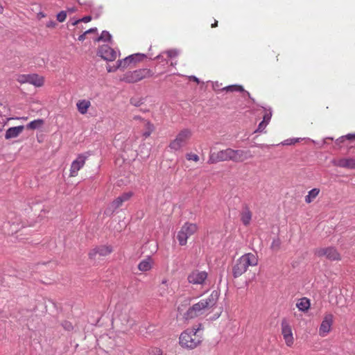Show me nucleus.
<instances>
[{
    "label": "nucleus",
    "instance_id": "f257e3e1",
    "mask_svg": "<svg viewBox=\"0 0 355 355\" xmlns=\"http://www.w3.org/2000/svg\"><path fill=\"white\" fill-rule=\"evenodd\" d=\"M219 293L213 291L208 297L202 299L191 306L184 315L186 320L195 318L204 313L205 311L214 307L218 300Z\"/></svg>",
    "mask_w": 355,
    "mask_h": 355
},
{
    "label": "nucleus",
    "instance_id": "f03ea898",
    "mask_svg": "<svg viewBox=\"0 0 355 355\" xmlns=\"http://www.w3.org/2000/svg\"><path fill=\"white\" fill-rule=\"evenodd\" d=\"M202 324H199L196 327L187 329L184 331L180 336V345L187 349H194L202 342L200 330Z\"/></svg>",
    "mask_w": 355,
    "mask_h": 355
},
{
    "label": "nucleus",
    "instance_id": "7ed1b4c3",
    "mask_svg": "<svg viewBox=\"0 0 355 355\" xmlns=\"http://www.w3.org/2000/svg\"><path fill=\"white\" fill-rule=\"evenodd\" d=\"M258 263V259L256 255L252 253H246L239 258L232 267V275L234 278L241 276L246 272L248 268L255 266Z\"/></svg>",
    "mask_w": 355,
    "mask_h": 355
},
{
    "label": "nucleus",
    "instance_id": "20e7f679",
    "mask_svg": "<svg viewBox=\"0 0 355 355\" xmlns=\"http://www.w3.org/2000/svg\"><path fill=\"white\" fill-rule=\"evenodd\" d=\"M153 73L149 69H139L128 71L120 78V80L127 83H134L152 76Z\"/></svg>",
    "mask_w": 355,
    "mask_h": 355
},
{
    "label": "nucleus",
    "instance_id": "39448f33",
    "mask_svg": "<svg viewBox=\"0 0 355 355\" xmlns=\"http://www.w3.org/2000/svg\"><path fill=\"white\" fill-rule=\"evenodd\" d=\"M233 149L228 148L218 152H210L207 163L209 164H216L220 162L232 161Z\"/></svg>",
    "mask_w": 355,
    "mask_h": 355
},
{
    "label": "nucleus",
    "instance_id": "423d86ee",
    "mask_svg": "<svg viewBox=\"0 0 355 355\" xmlns=\"http://www.w3.org/2000/svg\"><path fill=\"white\" fill-rule=\"evenodd\" d=\"M198 230V227L194 223H186L181 227L177 235L180 245H184L187 243V239L193 235Z\"/></svg>",
    "mask_w": 355,
    "mask_h": 355
},
{
    "label": "nucleus",
    "instance_id": "0eeeda50",
    "mask_svg": "<svg viewBox=\"0 0 355 355\" xmlns=\"http://www.w3.org/2000/svg\"><path fill=\"white\" fill-rule=\"evenodd\" d=\"M191 136V132L189 129H183L178 134L175 139L171 141L169 148L175 151L180 150L187 144Z\"/></svg>",
    "mask_w": 355,
    "mask_h": 355
},
{
    "label": "nucleus",
    "instance_id": "6e6552de",
    "mask_svg": "<svg viewBox=\"0 0 355 355\" xmlns=\"http://www.w3.org/2000/svg\"><path fill=\"white\" fill-rule=\"evenodd\" d=\"M315 253L318 257H325L330 261H338L340 259V254L334 247L318 248L315 250Z\"/></svg>",
    "mask_w": 355,
    "mask_h": 355
},
{
    "label": "nucleus",
    "instance_id": "1a4fd4ad",
    "mask_svg": "<svg viewBox=\"0 0 355 355\" xmlns=\"http://www.w3.org/2000/svg\"><path fill=\"white\" fill-rule=\"evenodd\" d=\"M90 153L86 152L80 154L73 160L71 164L70 176L75 177L78 171L84 166L85 160L89 157Z\"/></svg>",
    "mask_w": 355,
    "mask_h": 355
},
{
    "label": "nucleus",
    "instance_id": "9d476101",
    "mask_svg": "<svg viewBox=\"0 0 355 355\" xmlns=\"http://www.w3.org/2000/svg\"><path fill=\"white\" fill-rule=\"evenodd\" d=\"M207 272L194 270L189 274L187 280L189 283L196 285H202L207 278Z\"/></svg>",
    "mask_w": 355,
    "mask_h": 355
},
{
    "label": "nucleus",
    "instance_id": "9b49d317",
    "mask_svg": "<svg viewBox=\"0 0 355 355\" xmlns=\"http://www.w3.org/2000/svg\"><path fill=\"white\" fill-rule=\"evenodd\" d=\"M97 54L107 61H113L117 57V52L107 44L100 46Z\"/></svg>",
    "mask_w": 355,
    "mask_h": 355
},
{
    "label": "nucleus",
    "instance_id": "f8f14e48",
    "mask_svg": "<svg viewBox=\"0 0 355 355\" xmlns=\"http://www.w3.org/2000/svg\"><path fill=\"white\" fill-rule=\"evenodd\" d=\"M332 324L333 315L331 313L326 314L319 328L320 336L322 337L326 336L327 334L330 331Z\"/></svg>",
    "mask_w": 355,
    "mask_h": 355
},
{
    "label": "nucleus",
    "instance_id": "ddd939ff",
    "mask_svg": "<svg viewBox=\"0 0 355 355\" xmlns=\"http://www.w3.org/2000/svg\"><path fill=\"white\" fill-rule=\"evenodd\" d=\"M282 334L288 346L293 343V336L291 325L286 320L282 322Z\"/></svg>",
    "mask_w": 355,
    "mask_h": 355
},
{
    "label": "nucleus",
    "instance_id": "4468645a",
    "mask_svg": "<svg viewBox=\"0 0 355 355\" xmlns=\"http://www.w3.org/2000/svg\"><path fill=\"white\" fill-rule=\"evenodd\" d=\"M253 157L250 150H234L233 149V162H243L248 159Z\"/></svg>",
    "mask_w": 355,
    "mask_h": 355
},
{
    "label": "nucleus",
    "instance_id": "2eb2a0df",
    "mask_svg": "<svg viewBox=\"0 0 355 355\" xmlns=\"http://www.w3.org/2000/svg\"><path fill=\"white\" fill-rule=\"evenodd\" d=\"M112 252V248L110 245H100L92 249L89 253V257L90 259H94L96 254L100 256H107Z\"/></svg>",
    "mask_w": 355,
    "mask_h": 355
},
{
    "label": "nucleus",
    "instance_id": "dca6fc26",
    "mask_svg": "<svg viewBox=\"0 0 355 355\" xmlns=\"http://www.w3.org/2000/svg\"><path fill=\"white\" fill-rule=\"evenodd\" d=\"M334 165L348 169L355 168V159L354 158H343L334 161Z\"/></svg>",
    "mask_w": 355,
    "mask_h": 355
},
{
    "label": "nucleus",
    "instance_id": "f3484780",
    "mask_svg": "<svg viewBox=\"0 0 355 355\" xmlns=\"http://www.w3.org/2000/svg\"><path fill=\"white\" fill-rule=\"evenodd\" d=\"M24 129V125L9 128L6 132L5 138L6 139L16 138L22 132Z\"/></svg>",
    "mask_w": 355,
    "mask_h": 355
},
{
    "label": "nucleus",
    "instance_id": "a211bd4d",
    "mask_svg": "<svg viewBox=\"0 0 355 355\" xmlns=\"http://www.w3.org/2000/svg\"><path fill=\"white\" fill-rule=\"evenodd\" d=\"M222 90H225L227 92H241L243 93V97L248 96L251 101L254 103V99L251 97L250 94L245 91L243 87L241 85H229L227 87H225L222 89Z\"/></svg>",
    "mask_w": 355,
    "mask_h": 355
},
{
    "label": "nucleus",
    "instance_id": "6ab92c4d",
    "mask_svg": "<svg viewBox=\"0 0 355 355\" xmlns=\"http://www.w3.org/2000/svg\"><path fill=\"white\" fill-rule=\"evenodd\" d=\"M252 219V212L248 206H244L241 213V220L245 226L250 223Z\"/></svg>",
    "mask_w": 355,
    "mask_h": 355
},
{
    "label": "nucleus",
    "instance_id": "aec40b11",
    "mask_svg": "<svg viewBox=\"0 0 355 355\" xmlns=\"http://www.w3.org/2000/svg\"><path fill=\"white\" fill-rule=\"evenodd\" d=\"M135 57H143L142 55H140L139 53H135L132 55H130L125 58L123 60H119L117 61L118 64H120V67L121 69H125L127 67L130 63L134 62L133 61L135 59Z\"/></svg>",
    "mask_w": 355,
    "mask_h": 355
},
{
    "label": "nucleus",
    "instance_id": "412c9836",
    "mask_svg": "<svg viewBox=\"0 0 355 355\" xmlns=\"http://www.w3.org/2000/svg\"><path fill=\"white\" fill-rule=\"evenodd\" d=\"M153 261L150 256L143 259L138 264V269L141 272H147L152 268Z\"/></svg>",
    "mask_w": 355,
    "mask_h": 355
},
{
    "label": "nucleus",
    "instance_id": "4be33fe9",
    "mask_svg": "<svg viewBox=\"0 0 355 355\" xmlns=\"http://www.w3.org/2000/svg\"><path fill=\"white\" fill-rule=\"evenodd\" d=\"M28 83L36 87H40L44 84V79L37 74H28Z\"/></svg>",
    "mask_w": 355,
    "mask_h": 355
},
{
    "label": "nucleus",
    "instance_id": "5701e85b",
    "mask_svg": "<svg viewBox=\"0 0 355 355\" xmlns=\"http://www.w3.org/2000/svg\"><path fill=\"white\" fill-rule=\"evenodd\" d=\"M90 101L85 99L78 101L76 103L77 109L78 112L82 114H85L87 112L88 108L90 107Z\"/></svg>",
    "mask_w": 355,
    "mask_h": 355
},
{
    "label": "nucleus",
    "instance_id": "b1692460",
    "mask_svg": "<svg viewBox=\"0 0 355 355\" xmlns=\"http://www.w3.org/2000/svg\"><path fill=\"white\" fill-rule=\"evenodd\" d=\"M296 306L301 311H307L310 307V300L306 297H302L300 299V302L296 304Z\"/></svg>",
    "mask_w": 355,
    "mask_h": 355
},
{
    "label": "nucleus",
    "instance_id": "393cba45",
    "mask_svg": "<svg viewBox=\"0 0 355 355\" xmlns=\"http://www.w3.org/2000/svg\"><path fill=\"white\" fill-rule=\"evenodd\" d=\"M145 130L143 132V136L145 138L148 137L154 130V125L148 121H144Z\"/></svg>",
    "mask_w": 355,
    "mask_h": 355
},
{
    "label": "nucleus",
    "instance_id": "a878e982",
    "mask_svg": "<svg viewBox=\"0 0 355 355\" xmlns=\"http://www.w3.org/2000/svg\"><path fill=\"white\" fill-rule=\"evenodd\" d=\"M320 190L314 188L309 191L308 195L305 197V202L306 203L311 202L319 194Z\"/></svg>",
    "mask_w": 355,
    "mask_h": 355
},
{
    "label": "nucleus",
    "instance_id": "bb28decb",
    "mask_svg": "<svg viewBox=\"0 0 355 355\" xmlns=\"http://www.w3.org/2000/svg\"><path fill=\"white\" fill-rule=\"evenodd\" d=\"M43 123H44L43 119H36V120L32 121L30 123H28L26 125V128L31 129V130L38 129L39 128H40L42 126V125Z\"/></svg>",
    "mask_w": 355,
    "mask_h": 355
},
{
    "label": "nucleus",
    "instance_id": "cd10ccee",
    "mask_svg": "<svg viewBox=\"0 0 355 355\" xmlns=\"http://www.w3.org/2000/svg\"><path fill=\"white\" fill-rule=\"evenodd\" d=\"M112 40V35L111 34L107 31H103L101 35L96 39V41L100 42H111Z\"/></svg>",
    "mask_w": 355,
    "mask_h": 355
},
{
    "label": "nucleus",
    "instance_id": "c85d7f7f",
    "mask_svg": "<svg viewBox=\"0 0 355 355\" xmlns=\"http://www.w3.org/2000/svg\"><path fill=\"white\" fill-rule=\"evenodd\" d=\"M281 243H282L279 238L277 237L276 239H274L271 243L270 248L272 250L277 251L280 248Z\"/></svg>",
    "mask_w": 355,
    "mask_h": 355
},
{
    "label": "nucleus",
    "instance_id": "c756f323",
    "mask_svg": "<svg viewBox=\"0 0 355 355\" xmlns=\"http://www.w3.org/2000/svg\"><path fill=\"white\" fill-rule=\"evenodd\" d=\"M123 202V200L121 198L120 196H119L112 202L111 207L114 210H115L120 207L122 205Z\"/></svg>",
    "mask_w": 355,
    "mask_h": 355
},
{
    "label": "nucleus",
    "instance_id": "7c9ffc66",
    "mask_svg": "<svg viewBox=\"0 0 355 355\" xmlns=\"http://www.w3.org/2000/svg\"><path fill=\"white\" fill-rule=\"evenodd\" d=\"M144 102V98H132L130 99V103L135 106V107H139L140 105H141Z\"/></svg>",
    "mask_w": 355,
    "mask_h": 355
},
{
    "label": "nucleus",
    "instance_id": "2f4dec72",
    "mask_svg": "<svg viewBox=\"0 0 355 355\" xmlns=\"http://www.w3.org/2000/svg\"><path fill=\"white\" fill-rule=\"evenodd\" d=\"M57 20L59 22H63L67 18V12L64 10L60 11L56 16Z\"/></svg>",
    "mask_w": 355,
    "mask_h": 355
},
{
    "label": "nucleus",
    "instance_id": "473e14b6",
    "mask_svg": "<svg viewBox=\"0 0 355 355\" xmlns=\"http://www.w3.org/2000/svg\"><path fill=\"white\" fill-rule=\"evenodd\" d=\"M168 58H175L178 55L179 51L177 49H171L165 52Z\"/></svg>",
    "mask_w": 355,
    "mask_h": 355
},
{
    "label": "nucleus",
    "instance_id": "72a5a7b5",
    "mask_svg": "<svg viewBox=\"0 0 355 355\" xmlns=\"http://www.w3.org/2000/svg\"><path fill=\"white\" fill-rule=\"evenodd\" d=\"M92 20V17L91 16H85L84 17H83L82 19H78L76 21H75L74 22L72 23V24L73 26L78 24L79 22L80 21H83V22H85V23H87L89 21H90Z\"/></svg>",
    "mask_w": 355,
    "mask_h": 355
},
{
    "label": "nucleus",
    "instance_id": "f704fd0d",
    "mask_svg": "<svg viewBox=\"0 0 355 355\" xmlns=\"http://www.w3.org/2000/svg\"><path fill=\"white\" fill-rule=\"evenodd\" d=\"M268 124V123H266V122L262 121L261 122L259 123V124L258 125V128L255 130V132H263V130L266 128V125Z\"/></svg>",
    "mask_w": 355,
    "mask_h": 355
},
{
    "label": "nucleus",
    "instance_id": "c9c22d12",
    "mask_svg": "<svg viewBox=\"0 0 355 355\" xmlns=\"http://www.w3.org/2000/svg\"><path fill=\"white\" fill-rule=\"evenodd\" d=\"M62 326L67 331H71L73 329V325H72L71 322H70L69 321H64L62 323Z\"/></svg>",
    "mask_w": 355,
    "mask_h": 355
},
{
    "label": "nucleus",
    "instance_id": "e433bc0d",
    "mask_svg": "<svg viewBox=\"0 0 355 355\" xmlns=\"http://www.w3.org/2000/svg\"><path fill=\"white\" fill-rule=\"evenodd\" d=\"M271 116H272V110L270 108L268 110V112H266L264 114L263 121L266 122V123H268L269 121H270Z\"/></svg>",
    "mask_w": 355,
    "mask_h": 355
},
{
    "label": "nucleus",
    "instance_id": "4c0bfd02",
    "mask_svg": "<svg viewBox=\"0 0 355 355\" xmlns=\"http://www.w3.org/2000/svg\"><path fill=\"white\" fill-rule=\"evenodd\" d=\"M186 157L188 160H192L194 162L199 161V157L196 154L188 153Z\"/></svg>",
    "mask_w": 355,
    "mask_h": 355
},
{
    "label": "nucleus",
    "instance_id": "58836bf2",
    "mask_svg": "<svg viewBox=\"0 0 355 355\" xmlns=\"http://www.w3.org/2000/svg\"><path fill=\"white\" fill-rule=\"evenodd\" d=\"M132 196V192L123 193L120 196L121 198L123 200V202L128 200Z\"/></svg>",
    "mask_w": 355,
    "mask_h": 355
},
{
    "label": "nucleus",
    "instance_id": "ea45409f",
    "mask_svg": "<svg viewBox=\"0 0 355 355\" xmlns=\"http://www.w3.org/2000/svg\"><path fill=\"white\" fill-rule=\"evenodd\" d=\"M17 80L20 83H28V75H20L18 77Z\"/></svg>",
    "mask_w": 355,
    "mask_h": 355
},
{
    "label": "nucleus",
    "instance_id": "a19ab883",
    "mask_svg": "<svg viewBox=\"0 0 355 355\" xmlns=\"http://www.w3.org/2000/svg\"><path fill=\"white\" fill-rule=\"evenodd\" d=\"M301 139L300 138L288 139L283 141L284 145H291L293 144L292 140H295V142H298Z\"/></svg>",
    "mask_w": 355,
    "mask_h": 355
},
{
    "label": "nucleus",
    "instance_id": "79ce46f5",
    "mask_svg": "<svg viewBox=\"0 0 355 355\" xmlns=\"http://www.w3.org/2000/svg\"><path fill=\"white\" fill-rule=\"evenodd\" d=\"M118 69H121L120 67V64H119L118 63L116 64V66H114V67H111V66L107 67V70L108 72H114V71H116Z\"/></svg>",
    "mask_w": 355,
    "mask_h": 355
},
{
    "label": "nucleus",
    "instance_id": "37998d69",
    "mask_svg": "<svg viewBox=\"0 0 355 355\" xmlns=\"http://www.w3.org/2000/svg\"><path fill=\"white\" fill-rule=\"evenodd\" d=\"M162 351L158 348L152 349L149 352V355H162Z\"/></svg>",
    "mask_w": 355,
    "mask_h": 355
},
{
    "label": "nucleus",
    "instance_id": "c03bdc74",
    "mask_svg": "<svg viewBox=\"0 0 355 355\" xmlns=\"http://www.w3.org/2000/svg\"><path fill=\"white\" fill-rule=\"evenodd\" d=\"M345 140H349L350 141H355V133L353 134H347L346 135H344Z\"/></svg>",
    "mask_w": 355,
    "mask_h": 355
},
{
    "label": "nucleus",
    "instance_id": "a18cd8bd",
    "mask_svg": "<svg viewBox=\"0 0 355 355\" xmlns=\"http://www.w3.org/2000/svg\"><path fill=\"white\" fill-rule=\"evenodd\" d=\"M57 26V23L55 21L51 20L46 23V27L55 28Z\"/></svg>",
    "mask_w": 355,
    "mask_h": 355
},
{
    "label": "nucleus",
    "instance_id": "49530a36",
    "mask_svg": "<svg viewBox=\"0 0 355 355\" xmlns=\"http://www.w3.org/2000/svg\"><path fill=\"white\" fill-rule=\"evenodd\" d=\"M345 141L344 135L340 137L338 139H336V144L337 145H340L342 143H343Z\"/></svg>",
    "mask_w": 355,
    "mask_h": 355
},
{
    "label": "nucleus",
    "instance_id": "de8ad7c7",
    "mask_svg": "<svg viewBox=\"0 0 355 355\" xmlns=\"http://www.w3.org/2000/svg\"><path fill=\"white\" fill-rule=\"evenodd\" d=\"M164 54H165V52L158 55L155 58L160 62L166 61V59L164 58Z\"/></svg>",
    "mask_w": 355,
    "mask_h": 355
},
{
    "label": "nucleus",
    "instance_id": "09e8293b",
    "mask_svg": "<svg viewBox=\"0 0 355 355\" xmlns=\"http://www.w3.org/2000/svg\"><path fill=\"white\" fill-rule=\"evenodd\" d=\"M140 55H142L143 57H135V60L133 61L134 62H140L144 58L146 57V55L144 53H140Z\"/></svg>",
    "mask_w": 355,
    "mask_h": 355
},
{
    "label": "nucleus",
    "instance_id": "8fccbe9b",
    "mask_svg": "<svg viewBox=\"0 0 355 355\" xmlns=\"http://www.w3.org/2000/svg\"><path fill=\"white\" fill-rule=\"evenodd\" d=\"M219 87H220V85L218 84V82H216L215 83L213 84V89L214 90H219Z\"/></svg>",
    "mask_w": 355,
    "mask_h": 355
},
{
    "label": "nucleus",
    "instance_id": "3c124183",
    "mask_svg": "<svg viewBox=\"0 0 355 355\" xmlns=\"http://www.w3.org/2000/svg\"><path fill=\"white\" fill-rule=\"evenodd\" d=\"M96 31H97V28H92L87 30V31H85V33L88 34V33H90L96 32Z\"/></svg>",
    "mask_w": 355,
    "mask_h": 355
},
{
    "label": "nucleus",
    "instance_id": "603ef678",
    "mask_svg": "<svg viewBox=\"0 0 355 355\" xmlns=\"http://www.w3.org/2000/svg\"><path fill=\"white\" fill-rule=\"evenodd\" d=\"M87 35V33H85V32L83 34L80 35L78 37V40H79V41H83V40H85V35Z\"/></svg>",
    "mask_w": 355,
    "mask_h": 355
},
{
    "label": "nucleus",
    "instance_id": "864d4df0",
    "mask_svg": "<svg viewBox=\"0 0 355 355\" xmlns=\"http://www.w3.org/2000/svg\"><path fill=\"white\" fill-rule=\"evenodd\" d=\"M189 79L196 82L197 83H199V82H200L199 79L197 77H196L195 76H190Z\"/></svg>",
    "mask_w": 355,
    "mask_h": 355
},
{
    "label": "nucleus",
    "instance_id": "5fc2aeb1",
    "mask_svg": "<svg viewBox=\"0 0 355 355\" xmlns=\"http://www.w3.org/2000/svg\"><path fill=\"white\" fill-rule=\"evenodd\" d=\"M133 119H134L135 120H141V121H145L144 119H142V118H141V116H135L133 117Z\"/></svg>",
    "mask_w": 355,
    "mask_h": 355
},
{
    "label": "nucleus",
    "instance_id": "6e6d98bb",
    "mask_svg": "<svg viewBox=\"0 0 355 355\" xmlns=\"http://www.w3.org/2000/svg\"><path fill=\"white\" fill-rule=\"evenodd\" d=\"M76 10V8H73V7L68 8V12H70V13L74 12Z\"/></svg>",
    "mask_w": 355,
    "mask_h": 355
},
{
    "label": "nucleus",
    "instance_id": "4d7b16f0",
    "mask_svg": "<svg viewBox=\"0 0 355 355\" xmlns=\"http://www.w3.org/2000/svg\"><path fill=\"white\" fill-rule=\"evenodd\" d=\"M10 119H23V120H26L27 117H16V118H11Z\"/></svg>",
    "mask_w": 355,
    "mask_h": 355
},
{
    "label": "nucleus",
    "instance_id": "13d9d810",
    "mask_svg": "<svg viewBox=\"0 0 355 355\" xmlns=\"http://www.w3.org/2000/svg\"><path fill=\"white\" fill-rule=\"evenodd\" d=\"M218 26V21L215 20L214 23L211 24L212 28H215Z\"/></svg>",
    "mask_w": 355,
    "mask_h": 355
},
{
    "label": "nucleus",
    "instance_id": "bf43d9fd",
    "mask_svg": "<svg viewBox=\"0 0 355 355\" xmlns=\"http://www.w3.org/2000/svg\"><path fill=\"white\" fill-rule=\"evenodd\" d=\"M127 323L129 324L130 326H132L135 324V321H130L129 320H127Z\"/></svg>",
    "mask_w": 355,
    "mask_h": 355
},
{
    "label": "nucleus",
    "instance_id": "052dcab7",
    "mask_svg": "<svg viewBox=\"0 0 355 355\" xmlns=\"http://www.w3.org/2000/svg\"><path fill=\"white\" fill-rule=\"evenodd\" d=\"M166 283H167V280H166V279H163V280L162 281V284H166Z\"/></svg>",
    "mask_w": 355,
    "mask_h": 355
},
{
    "label": "nucleus",
    "instance_id": "680f3d73",
    "mask_svg": "<svg viewBox=\"0 0 355 355\" xmlns=\"http://www.w3.org/2000/svg\"><path fill=\"white\" fill-rule=\"evenodd\" d=\"M39 16H40L41 17H45L44 14H43L42 12H40Z\"/></svg>",
    "mask_w": 355,
    "mask_h": 355
},
{
    "label": "nucleus",
    "instance_id": "e2e57ef3",
    "mask_svg": "<svg viewBox=\"0 0 355 355\" xmlns=\"http://www.w3.org/2000/svg\"><path fill=\"white\" fill-rule=\"evenodd\" d=\"M99 15H100V12L99 13H96V17H98Z\"/></svg>",
    "mask_w": 355,
    "mask_h": 355
},
{
    "label": "nucleus",
    "instance_id": "0e129e2a",
    "mask_svg": "<svg viewBox=\"0 0 355 355\" xmlns=\"http://www.w3.org/2000/svg\"><path fill=\"white\" fill-rule=\"evenodd\" d=\"M3 10V8L1 6H0V12H1Z\"/></svg>",
    "mask_w": 355,
    "mask_h": 355
},
{
    "label": "nucleus",
    "instance_id": "69168bd1",
    "mask_svg": "<svg viewBox=\"0 0 355 355\" xmlns=\"http://www.w3.org/2000/svg\"><path fill=\"white\" fill-rule=\"evenodd\" d=\"M292 142H293V144L296 143V142H295V140H292Z\"/></svg>",
    "mask_w": 355,
    "mask_h": 355
}]
</instances>
